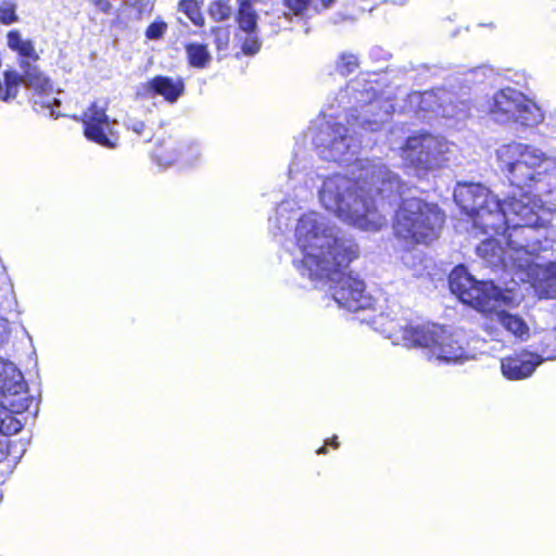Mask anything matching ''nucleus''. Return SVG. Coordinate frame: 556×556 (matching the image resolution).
Masks as SVG:
<instances>
[{
  "label": "nucleus",
  "mask_w": 556,
  "mask_h": 556,
  "mask_svg": "<svg viewBox=\"0 0 556 556\" xmlns=\"http://www.w3.org/2000/svg\"><path fill=\"white\" fill-rule=\"evenodd\" d=\"M358 83L346 86L338 94L339 106L346 113V123L356 132V127L376 131L391 114L392 105L375 98L372 88L358 89Z\"/></svg>",
  "instance_id": "obj_7"
},
{
  "label": "nucleus",
  "mask_w": 556,
  "mask_h": 556,
  "mask_svg": "<svg viewBox=\"0 0 556 556\" xmlns=\"http://www.w3.org/2000/svg\"><path fill=\"white\" fill-rule=\"evenodd\" d=\"M470 105L467 101L458 100L447 92L446 101L440 104V114L445 118L464 121L469 116Z\"/></svg>",
  "instance_id": "obj_19"
},
{
  "label": "nucleus",
  "mask_w": 556,
  "mask_h": 556,
  "mask_svg": "<svg viewBox=\"0 0 556 556\" xmlns=\"http://www.w3.org/2000/svg\"><path fill=\"white\" fill-rule=\"evenodd\" d=\"M274 222H275V220L270 217V218H269V223H270V225H273V224H274Z\"/></svg>",
  "instance_id": "obj_42"
},
{
  "label": "nucleus",
  "mask_w": 556,
  "mask_h": 556,
  "mask_svg": "<svg viewBox=\"0 0 556 556\" xmlns=\"http://www.w3.org/2000/svg\"><path fill=\"white\" fill-rule=\"evenodd\" d=\"M357 66V58L354 54H342L337 65L342 75L353 73Z\"/></svg>",
  "instance_id": "obj_28"
},
{
  "label": "nucleus",
  "mask_w": 556,
  "mask_h": 556,
  "mask_svg": "<svg viewBox=\"0 0 556 556\" xmlns=\"http://www.w3.org/2000/svg\"><path fill=\"white\" fill-rule=\"evenodd\" d=\"M496 161L514 188L503 202L480 184H458L454 199L475 229L501 236L483 240L477 255L488 266L504 268L516 285L520 256L516 249H532L527 241L532 228L544 226L556 212V159L535 146L514 141L496 150Z\"/></svg>",
  "instance_id": "obj_1"
},
{
  "label": "nucleus",
  "mask_w": 556,
  "mask_h": 556,
  "mask_svg": "<svg viewBox=\"0 0 556 556\" xmlns=\"http://www.w3.org/2000/svg\"><path fill=\"white\" fill-rule=\"evenodd\" d=\"M237 37L241 42V50L244 54L253 55L260 51L262 43L258 31L239 33Z\"/></svg>",
  "instance_id": "obj_24"
},
{
  "label": "nucleus",
  "mask_w": 556,
  "mask_h": 556,
  "mask_svg": "<svg viewBox=\"0 0 556 556\" xmlns=\"http://www.w3.org/2000/svg\"><path fill=\"white\" fill-rule=\"evenodd\" d=\"M542 363L541 355L520 350L501 359V372L507 380H523L531 377Z\"/></svg>",
  "instance_id": "obj_15"
},
{
  "label": "nucleus",
  "mask_w": 556,
  "mask_h": 556,
  "mask_svg": "<svg viewBox=\"0 0 556 556\" xmlns=\"http://www.w3.org/2000/svg\"><path fill=\"white\" fill-rule=\"evenodd\" d=\"M330 444L333 446V447H338L339 446V443L337 441V437L332 438L331 441H330Z\"/></svg>",
  "instance_id": "obj_37"
},
{
  "label": "nucleus",
  "mask_w": 556,
  "mask_h": 556,
  "mask_svg": "<svg viewBox=\"0 0 556 556\" xmlns=\"http://www.w3.org/2000/svg\"><path fill=\"white\" fill-rule=\"evenodd\" d=\"M149 88L166 101L174 103L182 94L185 85L181 78L156 76L149 81Z\"/></svg>",
  "instance_id": "obj_17"
},
{
  "label": "nucleus",
  "mask_w": 556,
  "mask_h": 556,
  "mask_svg": "<svg viewBox=\"0 0 556 556\" xmlns=\"http://www.w3.org/2000/svg\"><path fill=\"white\" fill-rule=\"evenodd\" d=\"M216 42L218 48H220L222 46H226L228 42V33L224 31V34L222 35L219 29L216 34Z\"/></svg>",
  "instance_id": "obj_34"
},
{
  "label": "nucleus",
  "mask_w": 556,
  "mask_h": 556,
  "mask_svg": "<svg viewBox=\"0 0 556 556\" xmlns=\"http://www.w3.org/2000/svg\"><path fill=\"white\" fill-rule=\"evenodd\" d=\"M9 333L8 321L0 319V344L4 341Z\"/></svg>",
  "instance_id": "obj_33"
},
{
  "label": "nucleus",
  "mask_w": 556,
  "mask_h": 556,
  "mask_svg": "<svg viewBox=\"0 0 556 556\" xmlns=\"http://www.w3.org/2000/svg\"><path fill=\"white\" fill-rule=\"evenodd\" d=\"M447 91L443 89L429 90L425 92H413L408 96V103L412 110L418 112H438L440 104L446 101Z\"/></svg>",
  "instance_id": "obj_16"
},
{
  "label": "nucleus",
  "mask_w": 556,
  "mask_h": 556,
  "mask_svg": "<svg viewBox=\"0 0 556 556\" xmlns=\"http://www.w3.org/2000/svg\"><path fill=\"white\" fill-rule=\"evenodd\" d=\"M333 105L330 106L329 111H332ZM324 116H328L329 118L336 117V119H339L340 116L336 115V112H325Z\"/></svg>",
  "instance_id": "obj_35"
},
{
  "label": "nucleus",
  "mask_w": 556,
  "mask_h": 556,
  "mask_svg": "<svg viewBox=\"0 0 556 556\" xmlns=\"http://www.w3.org/2000/svg\"><path fill=\"white\" fill-rule=\"evenodd\" d=\"M283 210H285V207L281 205V206H279V207H278L277 213L279 214V213H280L281 211H283Z\"/></svg>",
  "instance_id": "obj_40"
},
{
  "label": "nucleus",
  "mask_w": 556,
  "mask_h": 556,
  "mask_svg": "<svg viewBox=\"0 0 556 556\" xmlns=\"http://www.w3.org/2000/svg\"><path fill=\"white\" fill-rule=\"evenodd\" d=\"M394 344L420 348L429 361L444 364H464L478 355L476 340L462 329L437 324L413 325L404 319H387L382 315L374 321Z\"/></svg>",
  "instance_id": "obj_4"
},
{
  "label": "nucleus",
  "mask_w": 556,
  "mask_h": 556,
  "mask_svg": "<svg viewBox=\"0 0 556 556\" xmlns=\"http://www.w3.org/2000/svg\"><path fill=\"white\" fill-rule=\"evenodd\" d=\"M448 282L452 293L463 303L477 311L491 313L503 328L521 341L529 339L530 328L525 319L502 309V307H515L521 303L523 296L515 287L502 289L493 281H478L462 265L452 270Z\"/></svg>",
  "instance_id": "obj_5"
},
{
  "label": "nucleus",
  "mask_w": 556,
  "mask_h": 556,
  "mask_svg": "<svg viewBox=\"0 0 556 556\" xmlns=\"http://www.w3.org/2000/svg\"><path fill=\"white\" fill-rule=\"evenodd\" d=\"M394 3L404 4L407 0H391Z\"/></svg>",
  "instance_id": "obj_39"
},
{
  "label": "nucleus",
  "mask_w": 556,
  "mask_h": 556,
  "mask_svg": "<svg viewBox=\"0 0 556 556\" xmlns=\"http://www.w3.org/2000/svg\"><path fill=\"white\" fill-rule=\"evenodd\" d=\"M184 142L168 138L155 150L157 163L164 167L178 163L179 153L182 151Z\"/></svg>",
  "instance_id": "obj_20"
},
{
  "label": "nucleus",
  "mask_w": 556,
  "mask_h": 556,
  "mask_svg": "<svg viewBox=\"0 0 556 556\" xmlns=\"http://www.w3.org/2000/svg\"><path fill=\"white\" fill-rule=\"evenodd\" d=\"M31 403L22 372L13 363L0 359V432L17 433L23 425L13 415L24 413Z\"/></svg>",
  "instance_id": "obj_8"
},
{
  "label": "nucleus",
  "mask_w": 556,
  "mask_h": 556,
  "mask_svg": "<svg viewBox=\"0 0 556 556\" xmlns=\"http://www.w3.org/2000/svg\"><path fill=\"white\" fill-rule=\"evenodd\" d=\"M452 143L442 137L422 134L409 137L401 149V157L416 170H434L444 165Z\"/></svg>",
  "instance_id": "obj_10"
},
{
  "label": "nucleus",
  "mask_w": 556,
  "mask_h": 556,
  "mask_svg": "<svg viewBox=\"0 0 556 556\" xmlns=\"http://www.w3.org/2000/svg\"><path fill=\"white\" fill-rule=\"evenodd\" d=\"M353 178L333 175L324 180L319 201L340 220L365 231H379L387 226L372 199V192H401L399 177L378 161L357 160L351 170Z\"/></svg>",
  "instance_id": "obj_2"
},
{
  "label": "nucleus",
  "mask_w": 556,
  "mask_h": 556,
  "mask_svg": "<svg viewBox=\"0 0 556 556\" xmlns=\"http://www.w3.org/2000/svg\"><path fill=\"white\" fill-rule=\"evenodd\" d=\"M17 21L16 5L11 1L0 2V22L4 25L13 24Z\"/></svg>",
  "instance_id": "obj_27"
},
{
  "label": "nucleus",
  "mask_w": 556,
  "mask_h": 556,
  "mask_svg": "<svg viewBox=\"0 0 556 556\" xmlns=\"http://www.w3.org/2000/svg\"><path fill=\"white\" fill-rule=\"evenodd\" d=\"M294 237L301 257L294 266L303 278L323 281L337 275L358 255L354 241L342 235L340 228L318 212L302 215L295 226Z\"/></svg>",
  "instance_id": "obj_3"
},
{
  "label": "nucleus",
  "mask_w": 556,
  "mask_h": 556,
  "mask_svg": "<svg viewBox=\"0 0 556 556\" xmlns=\"http://www.w3.org/2000/svg\"><path fill=\"white\" fill-rule=\"evenodd\" d=\"M317 453H318V454H326V453H327L326 446L320 447V448L317 451Z\"/></svg>",
  "instance_id": "obj_38"
},
{
  "label": "nucleus",
  "mask_w": 556,
  "mask_h": 556,
  "mask_svg": "<svg viewBox=\"0 0 556 556\" xmlns=\"http://www.w3.org/2000/svg\"><path fill=\"white\" fill-rule=\"evenodd\" d=\"M444 215L438 205L418 198L406 199L393 223L397 239L407 244H428L439 238Z\"/></svg>",
  "instance_id": "obj_6"
},
{
  "label": "nucleus",
  "mask_w": 556,
  "mask_h": 556,
  "mask_svg": "<svg viewBox=\"0 0 556 556\" xmlns=\"http://www.w3.org/2000/svg\"><path fill=\"white\" fill-rule=\"evenodd\" d=\"M179 11L197 26L204 24V17L201 13L200 0H181L179 2Z\"/></svg>",
  "instance_id": "obj_23"
},
{
  "label": "nucleus",
  "mask_w": 556,
  "mask_h": 556,
  "mask_svg": "<svg viewBox=\"0 0 556 556\" xmlns=\"http://www.w3.org/2000/svg\"><path fill=\"white\" fill-rule=\"evenodd\" d=\"M189 63L194 67H205L211 60L206 46L200 43H190L187 46Z\"/></svg>",
  "instance_id": "obj_22"
},
{
  "label": "nucleus",
  "mask_w": 556,
  "mask_h": 556,
  "mask_svg": "<svg viewBox=\"0 0 556 556\" xmlns=\"http://www.w3.org/2000/svg\"><path fill=\"white\" fill-rule=\"evenodd\" d=\"M165 28L166 25L163 23H153L148 27L146 35L150 39H159L164 34Z\"/></svg>",
  "instance_id": "obj_31"
},
{
  "label": "nucleus",
  "mask_w": 556,
  "mask_h": 556,
  "mask_svg": "<svg viewBox=\"0 0 556 556\" xmlns=\"http://www.w3.org/2000/svg\"><path fill=\"white\" fill-rule=\"evenodd\" d=\"M84 134L90 141L105 148H115L118 136L114 131L116 121H111L103 108L91 104L83 114Z\"/></svg>",
  "instance_id": "obj_14"
},
{
  "label": "nucleus",
  "mask_w": 556,
  "mask_h": 556,
  "mask_svg": "<svg viewBox=\"0 0 556 556\" xmlns=\"http://www.w3.org/2000/svg\"><path fill=\"white\" fill-rule=\"evenodd\" d=\"M534 250V247L530 250H525L522 247L516 249V252L520 255L518 257V270L515 274L516 282L531 283L541 298H556V264H534L532 261Z\"/></svg>",
  "instance_id": "obj_12"
},
{
  "label": "nucleus",
  "mask_w": 556,
  "mask_h": 556,
  "mask_svg": "<svg viewBox=\"0 0 556 556\" xmlns=\"http://www.w3.org/2000/svg\"><path fill=\"white\" fill-rule=\"evenodd\" d=\"M93 4L102 12H110L112 4L108 0H92Z\"/></svg>",
  "instance_id": "obj_32"
},
{
  "label": "nucleus",
  "mask_w": 556,
  "mask_h": 556,
  "mask_svg": "<svg viewBox=\"0 0 556 556\" xmlns=\"http://www.w3.org/2000/svg\"><path fill=\"white\" fill-rule=\"evenodd\" d=\"M285 3L294 14H300L307 9L311 0H285Z\"/></svg>",
  "instance_id": "obj_30"
},
{
  "label": "nucleus",
  "mask_w": 556,
  "mask_h": 556,
  "mask_svg": "<svg viewBox=\"0 0 556 556\" xmlns=\"http://www.w3.org/2000/svg\"><path fill=\"white\" fill-rule=\"evenodd\" d=\"M230 0H216L210 5V14L216 21L228 20L231 15Z\"/></svg>",
  "instance_id": "obj_26"
},
{
  "label": "nucleus",
  "mask_w": 556,
  "mask_h": 556,
  "mask_svg": "<svg viewBox=\"0 0 556 556\" xmlns=\"http://www.w3.org/2000/svg\"><path fill=\"white\" fill-rule=\"evenodd\" d=\"M125 124L129 130L134 131L138 136H144L147 132V127H146L144 122H142L134 116H128Z\"/></svg>",
  "instance_id": "obj_29"
},
{
  "label": "nucleus",
  "mask_w": 556,
  "mask_h": 556,
  "mask_svg": "<svg viewBox=\"0 0 556 556\" xmlns=\"http://www.w3.org/2000/svg\"><path fill=\"white\" fill-rule=\"evenodd\" d=\"M150 139H151V132L148 131L147 140H150Z\"/></svg>",
  "instance_id": "obj_41"
},
{
  "label": "nucleus",
  "mask_w": 556,
  "mask_h": 556,
  "mask_svg": "<svg viewBox=\"0 0 556 556\" xmlns=\"http://www.w3.org/2000/svg\"><path fill=\"white\" fill-rule=\"evenodd\" d=\"M239 33H251L257 30V15L249 1L241 2L237 16Z\"/></svg>",
  "instance_id": "obj_21"
},
{
  "label": "nucleus",
  "mask_w": 556,
  "mask_h": 556,
  "mask_svg": "<svg viewBox=\"0 0 556 556\" xmlns=\"http://www.w3.org/2000/svg\"><path fill=\"white\" fill-rule=\"evenodd\" d=\"M346 267H341L337 275L323 281L312 282L315 286L329 283L331 295L340 307L351 312L369 308L372 305V299L366 293L364 282L351 274H344L343 269Z\"/></svg>",
  "instance_id": "obj_11"
},
{
  "label": "nucleus",
  "mask_w": 556,
  "mask_h": 556,
  "mask_svg": "<svg viewBox=\"0 0 556 556\" xmlns=\"http://www.w3.org/2000/svg\"><path fill=\"white\" fill-rule=\"evenodd\" d=\"M336 0H323V5L325 8L330 7Z\"/></svg>",
  "instance_id": "obj_36"
},
{
  "label": "nucleus",
  "mask_w": 556,
  "mask_h": 556,
  "mask_svg": "<svg viewBox=\"0 0 556 556\" xmlns=\"http://www.w3.org/2000/svg\"><path fill=\"white\" fill-rule=\"evenodd\" d=\"M182 147V151L178 156V163L181 165H193L201 155L199 147L190 142H184Z\"/></svg>",
  "instance_id": "obj_25"
},
{
  "label": "nucleus",
  "mask_w": 556,
  "mask_h": 556,
  "mask_svg": "<svg viewBox=\"0 0 556 556\" xmlns=\"http://www.w3.org/2000/svg\"><path fill=\"white\" fill-rule=\"evenodd\" d=\"M490 117L500 124L510 122L532 127L544 119L540 106L520 91L506 88L494 93L485 109Z\"/></svg>",
  "instance_id": "obj_9"
},
{
  "label": "nucleus",
  "mask_w": 556,
  "mask_h": 556,
  "mask_svg": "<svg viewBox=\"0 0 556 556\" xmlns=\"http://www.w3.org/2000/svg\"><path fill=\"white\" fill-rule=\"evenodd\" d=\"M7 45L9 49L17 53V55L21 58L20 62H36L40 58L39 53L36 51L35 42L29 38L23 37L17 29H13L8 33Z\"/></svg>",
  "instance_id": "obj_18"
},
{
  "label": "nucleus",
  "mask_w": 556,
  "mask_h": 556,
  "mask_svg": "<svg viewBox=\"0 0 556 556\" xmlns=\"http://www.w3.org/2000/svg\"><path fill=\"white\" fill-rule=\"evenodd\" d=\"M324 128L315 138L316 146L323 148L321 156L334 162H349L358 150L357 142L349 135L350 130L341 121H337L333 125L327 121Z\"/></svg>",
  "instance_id": "obj_13"
}]
</instances>
